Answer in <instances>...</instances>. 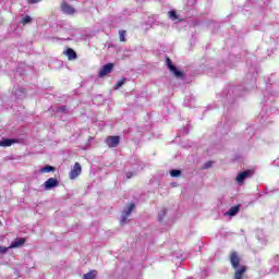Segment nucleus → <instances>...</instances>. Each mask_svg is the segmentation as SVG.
Masks as SVG:
<instances>
[{
	"mask_svg": "<svg viewBox=\"0 0 279 279\" xmlns=\"http://www.w3.org/2000/svg\"><path fill=\"white\" fill-rule=\"evenodd\" d=\"M166 64L171 73L178 78L184 77V72L179 71L178 68L174 66L173 62L169 57L166 58Z\"/></svg>",
	"mask_w": 279,
	"mask_h": 279,
	"instance_id": "f257e3e1",
	"label": "nucleus"
},
{
	"mask_svg": "<svg viewBox=\"0 0 279 279\" xmlns=\"http://www.w3.org/2000/svg\"><path fill=\"white\" fill-rule=\"evenodd\" d=\"M105 143L110 148L119 147V144L121 143V137L119 135H111L105 140Z\"/></svg>",
	"mask_w": 279,
	"mask_h": 279,
	"instance_id": "f03ea898",
	"label": "nucleus"
},
{
	"mask_svg": "<svg viewBox=\"0 0 279 279\" xmlns=\"http://www.w3.org/2000/svg\"><path fill=\"white\" fill-rule=\"evenodd\" d=\"M252 175H254V171L252 170H245L243 172H240L236 178L235 181L238 182V184L243 185V182H245V180H247V178H252Z\"/></svg>",
	"mask_w": 279,
	"mask_h": 279,
	"instance_id": "7ed1b4c3",
	"label": "nucleus"
},
{
	"mask_svg": "<svg viewBox=\"0 0 279 279\" xmlns=\"http://www.w3.org/2000/svg\"><path fill=\"white\" fill-rule=\"evenodd\" d=\"M81 174H82V165H80V162H75L69 173V178L70 180H76Z\"/></svg>",
	"mask_w": 279,
	"mask_h": 279,
	"instance_id": "20e7f679",
	"label": "nucleus"
},
{
	"mask_svg": "<svg viewBox=\"0 0 279 279\" xmlns=\"http://www.w3.org/2000/svg\"><path fill=\"white\" fill-rule=\"evenodd\" d=\"M230 263H231V267H233V269H239V265H241V256L239 255V253L236 251L231 252Z\"/></svg>",
	"mask_w": 279,
	"mask_h": 279,
	"instance_id": "39448f33",
	"label": "nucleus"
},
{
	"mask_svg": "<svg viewBox=\"0 0 279 279\" xmlns=\"http://www.w3.org/2000/svg\"><path fill=\"white\" fill-rule=\"evenodd\" d=\"M112 71H114V63H107L99 70L98 75L99 77H106V75H109Z\"/></svg>",
	"mask_w": 279,
	"mask_h": 279,
	"instance_id": "423d86ee",
	"label": "nucleus"
},
{
	"mask_svg": "<svg viewBox=\"0 0 279 279\" xmlns=\"http://www.w3.org/2000/svg\"><path fill=\"white\" fill-rule=\"evenodd\" d=\"M60 184V181H58L56 178H49L44 183L45 191H51V189H56Z\"/></svg>",
	"mask_w": 279,
	"mask_h": 279,
	"instance_id": "0eeeda50",
	"label": "nucleus"
},
{
	"mask_svg": "<svg viewBox=\"0 0 279 279\" xmlns=\"http://www.w3.org/2000/svg\"><path fill=\"white\" fill-rule=\"evenodd\" d=\"M26 242H27L26 238H17L15 241H13L11 243V245L9 246V250H14L16 247H23V245H25Z\"/></svg>",
	"mask_w": 279,
	"mask_h": 279,
	"instance_id": "6e6552de",
	"label": "nucleus"
},
{
	"mask_svg": "<svg viewBox=\"0 0 279 279\" xmlns=\"http://www.w3.org/2000/svg\"><path fill=\"white\" fill-rule=\"evenodd\" d=\"M61 11L63 14H73L75 12V8L71 7V4L66 3V1L61 2Z\"/></svg>",
	"mask_w": 279,
	"mask_h": 279,
	"instance_id": "1a4fd4ad",
	"label": "nucleus"
},
{
	"mask_svg": "<svg viewBox=\"0 0 279 279\" xmlns=\"http://www.w3.org/2000/svg\"><path fill=\"white\" fill-rule=\"evenodd\" d=\"M245 271H247V266H241L235 270L233 279H243Z\"/></svg>",
	"mask_w": 279,
	"mask_h": 279,
	"instance_id": "9d476101",
	"label": "nucleus"
},
{
	"mask_svg": "<svg viewBox=\"0 0 279 279\" xmlns=\"http://www.w3.org/2000/svg\"><path fill=\"white\" fill-rule=\"evenodd\" d=\"M17 140L14 138H5L2 142H0V147H12L14 143H17Z\"/></svg>",
	"mask_w": 279,
	"mask_h": 279,
	"instance_id": "9b49d317",
	"label": "nucleus"
},
{
	"mask_svg": "<svg viewBox=\"0 0 279 279\" xmlns=\"http://www.w3.org/2000/svg\"><path fill=\"white\" fill-rule=\"evenodd\" d=\"M65 54L68 57V60H77V52H75V50H73L72 48H68Z\"/></svg>",
	"mask_w": 279,
	"mask_h": 279,
	"instance_id": "f8f14e48",
	"label": "nucleus"
},
{
	"mask_svg": "<svg viewBox=\"0 0 279 279\" xmlns=\"http://www.w3.org/2000/svg\"><path fill=\"white\" fill-rule=\"evenodd\" d=\"M240 210H241V205H236V206L231 207L228 210L227 215H229V217H234L235 215L239 214Z\"/></svg>",
	"mask_w": 279,
	"mask_h": 279,
	"instance_id": "ddd939ff",
	"label": "nucleus"
},
{
	"mask_svg": "<svg viewBox=\"0 0 279 279\" xmlns=\"http://www.w3.org/2000/svg\"><path fill=\"white\" fill-rule=\"evenodd\" d=\"M53 171H56V167L53 166H45L39 169V173H53Z\"/></svg>",
	"mask_w": 279,
	"mask_h": 279,
	"instance_id": "4468645a",
	"label": "nucleus"
},
{
	"mask_svg": "<svg viewBox=\"0 0 279 279\" xmlns=\"http://www.w3.org/2000/svg\"><path fill=\"white\" fill-rule=\"evenodd\" d=\"M83 279H97V270H89L87 274L83 275Z\"/></svg>",
	"mask_w": 279,
	"mask_h": 279,
	"instance_id": "2eb2a0df",
	"label": "nucleus"
},
{
	"mask_svg": "<svg viewBox=\"0 0 279 279\" xmlns=\"http://www.w3.org/2000/svg\"><path fill=\"white\" fill-rule=\"evenodd\" d=\"M135 208H136V205L134 203H130L128 205V208L123 211V214L129 215V217H130Z\"/></svg>",
	"mask_w": 279,
	"mask_h": 279,
	"instance_id": "dca6fc26",
	"label": "nucleus"
},
{
	"mask_svg": "<svg viewBox=\"0 0 279 279\" xmlns=\"http://www.w3.org/2000/svg\"><path fill=\"white\" fill-rule=\"evenodd\" d=\"M130 216L128 214L122 213V217L120 219V226H126V223H130Z\"/></svg>",
	"mask_w": 279,
	"mask_h": 279,
	"instance_id": "f3484780",
	"label": "nucleus"
},
{
	"mask_svg": "<svg viewBox=\"0 0 279 279\" xmlns=\"http://www.w3.org/2000/svg\"><path fill=\"white\" fill-rule=\"evenodd\" d=\"M170 175H171V178H180V175H182V171H180V170H171L170 171Z\"/></svg>",
	"mask_w": 279,
	"mask_h": 279,
	"instance_id": "a211bd4d",
	"label": "nucleus"
},
{
	"mask_svg": "<svg viewBox=\"0 0 279 279\" xmlns=\"http://www.w3.org/2000/svg\"><path fill=\"white\" fill-rule=\"evenodd\" d=\"M125 31H119V38H120V43H125Z\"/></svg>",
	"mask_w": 279,
	"mask_h": 279,
	"instance_id": "6ab92c4d",
	"label": "nucleus"
},
{
	"mask_svg": "<svg viewBox=\"0 0 279 279\" xmlns=\"http://www.w3.org/2000/svg\"><path fill=\"white\" fill-rule=\"evenodd\" d=\"M66 110H69L66 106L57 107V112H61L62 114H66Z\"/></svg>",
	"mask_w": 279,
	"mask_h": 279,
	"instance_id": "aec40b11",
	"label": "nucleus"
},
{
	"mask_svg": "<svg viewBox=\"0 0 279 279\" xmlns=\"http://www.w3.org/2000/svg\"><path fill=\"white\" fill-rule=\"evenodd\" d=\"M27 23H32V17L29 15L22 19V25H27Z\"/></svg>",
	"mask_w": 279,
	"mask_h": 279,
	"instance_id": "412c9836",
	"label": "nucleus"
},
{
	"mask_svg": "<svg viewBox=\"0 0 279 279\" xmlns=\"http://www.w3.org/2000/svg\"><path fill=\"white\" fill-rule=\"evenodd\" d=\"M168 14L172 21H178V13L175 11H169Z\"/></svg>",
	"mask_w": 279,
	"mask_h": 279,
	"instance_id": "4be33fe9",
	"label": "nucleus"
},
{
	"mask_svg": "<svg viewBox=\"0 0 279 279\" xmlns=\"http://www.w3.org/2000/svg\"><path fill=\"white\" fill-rule=\"evenodd\" d=\"M125 84V78L120 80L117 84H116V88H121V86H123Z\"/></svg>",
	"mask_w": 279,
	"mask_h": 279,
	"instance_id": "5701e85b",
	"label": "nucleus"
},
{
	"mask_svg": "<svg viewBox=\"0 0 279 279\" xmlns=\"http://www.w3.org/2000/svg\"><path fill=\"white\" fill-rule=\"evenodd\" d=\"M8 250H10V247L0 246V254H7Z\"/></svg>",
	"mask_w": 279,
	"mask_h": 279,
	"instance_id": "b1692460",
	"label": "nucleus"
},
{
	"mask_svg": "<svg viewBox=\"0 0 279 279\" xmlns=\"http://www.w3.org/2000/svg\"><path fill=\"white\" fill-rule=\"evenodd\" d=\"M213 167V161H207L204 166V169H210Z\"/></svg>",
	"mask_w": 279,
	"mask_h": 279,
	"instance_id": "393cba45",
	"label": "nucleus"
},
{
	"mask_svg": "<svg viewBox=\"0 0 279 279\" xmlns=\"http://www.w3.org/2000/svg\"><path fill=\"white\" fill-rule=\"evenodd\" d=\"M131 178H134V172H126V180H131Z\"/></svg>",
	"mask_w": 279,
	"mask_h": 279,
	"instance_id": "a878e982",
	"label": "nucleus"
},
{
	"mask_svg": "<svg viewBox=\"0 0 279 279\" xmlns=\"http://www.w3.org/2000/svg\"><path fill=\"white\" fill-rule=\"evenodd\" d=\"M29 4L40 3L43 0H27Z\"/></svg>",
	"mask_w": 279,
	"mask_h": 279,
	"instance_id": "bb28decb",
	"label": "nucleus"
}]
</instances>
